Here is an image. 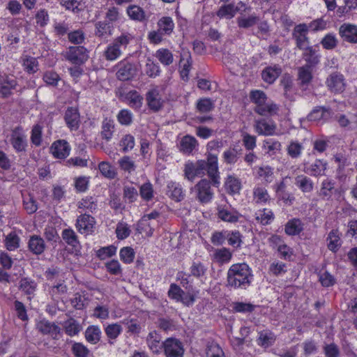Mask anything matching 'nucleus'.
<instances>
[{"mask_svg": "<svg viewBox=\"0 0 357 357\" xmlns=\"http://www.w3.org/2000/svg\"><path fill=\"white\" fill-rule=\"evenodd\" d=\"M303 229V225L298 219H294L289 221L285 226L286 234L291 236L300 234Z\"/></svg>", "mask_w": 357, "mask_h": 357, "instance_id": "a18cd8bd", "label": "nucleus"}, {"mask_svg": "<svg viewBox=\"0 0 357 357\" xmlns=\"http://www.w3.org/2000/svg\"><path fill=\"white\" fill-rule=\"evenodd\" d=\"M227 240L230 245L236 248L242 243L241 234L238 231H227Z\"/></svg>", "mask_w": 357, "mask_h": 357, "instance_id": "338daca9", "label": "nucleus"}, {"mask_svg": "<svg viewBox=\"0 0 357 357\" xmlns=\"http://www.w3.org/2000/svg\"><path fill=\"white\" fill-rule=\"evenodd\" d=\"M307 31L308 27L305 24H300L294 29L292 35L296 40L297 47L300 50H304L309 47Z\"/></svg>", "mask_w": 357, "mask_h": 357, "instance_id": "0eeeda50", "label": "nucleus"}, {"mask_svg": "<svg viewBox=\"0 0 357 357\" xmlns=\"http://www.w3.org/2000/svg\"><path fill=\"white\" fill-rule=\"evenodd\" d=\"M100 173L106 178L112 179L116 176L115 168L109 162H101L98 165Z\"/></svg>", "mask_w": 357, "mask_h": 357, "instance_id": "864d4df0", "label": "nucleus"}, {"mask_svg": "<svg viewBox=\"0 0 357 357\" xmlns=\"http://www.w3.org/2000/svg\"><path fill=\"white\" fill-rule=\"evenodd\" d=\"M100 135L103 139L109 141L115 130L114 121L109 118H105L102 122Z\"/></svg>", "mask_w": 357, "mask_h": 357, "instance_id": "a878e982", "label": "nucleus"}, {"mask_svg": "<svg viewBox=\"0 0 357 357\" xmlns=\"http://www.w3.org/2000/svg\"><path fill=\"white\" fill-rule=\"evenodd\" d=\"M206 354L207 357H218L223 355L224 352L216 342H211L207 344Z\"/></svg>", "mask_w": 357, "mask_h": 357, "instance_id": "774afa93", "label": "nucleus"}, {"mask_svg": "<svg viewBox=\"0 0 357 357\" xmlns=\"http://www.w3.org/2000/svg\"><path fill=\"white\" fill-rule=\"evenodd\" d=\"M326 84L328 89L334 93H342L345 89L344 76L340 73H331L326 79Z\"/></svg>", "mask_w": 357, "mask_h": 357, "instance_id": "1a4fd4ad", "label": "nucleus"}, {"mask_svg": "<svg viewBox=\"0 0 357 357\" xmlns=\"http://www.w3.org/2000/svg\"><path fill=\"white\" fill-rule=\"evenodd\" d=\"M253 197L256 203H266L269 199V195L266 188L256 187L253 189Z\"/></svg>", "mask_w": 357, "mask_h": 357, "instance_id": "13d9d810", "label": "nucleus"}, {"mask_svg": "<svg viewBox=\"0 0 357 357\" xmlns=\"http://www.w3.org/2000/svg\"><path fill=\"white\" fill-rule=\"evenodd\" d=\"M184 56H186V61L183 63L182 69L180 72L181 77L183 80L187 81L188 79L189 73L192 63V57L190 52H185L183 54L181 55L180 62L181 63L184 60Z\"/></svg>", "mask_w": 357, "mask_h": 357, "instance_id": "c03bdc74", "label": "nucleus"}, {"mask_svg": "<svg viewBox=\"0 0 357 357\" xmlns=\"http://www.w3.org/2000/svg\"><path fill=\"white\" fill-rule=\"evenodd\" d=\"M238 27L249 29L259 22V17L255 15H251L248 17L242 16L236 19Z\"/></svg>", "mask_w": 357, "mask_h": 357, "instance_id": "79ce46f5", "label": "nucleus"}, {"mask_svg": "<svg viewBox=\"0 0 357 357\" xmlns=\"http://www.w3.org/2000/svg\"><path fill=\"white\" fill-rule=\"evenodd\" d=\"M295 184L303 192H310L313 190L314 183L309 177L299 175L296 177Z\"/></svg>", "mask_w": 357, "mask_h": 357, "instance_id": "f704fd0d", "label": "nucleus"}, {"mask_svg": "<svg viewBox=\"0 0 357 357\" xmlns=\"http://www.w3.org/2000/svg\"><path fill=\"white\" fill-rule=\"evenodd\" d=\"M225 187L229 194H238L241 189V182L238 178L229 175L226 179Z\"/></svg>", "mask_w": 357, "mask_h": 357, "instance_id": "cd10ccee", "label": "nucleus"}, {"mask_svg": "<svg viewBox=\"0 0 357 357\" xmlns=\"http://www.w3.org/2000/svg\"><path fill=\"white\" fill-rule=\"evenodd\" d=\"M133 66L130 63H123L116 73L117 77L122 81H128L132 77Z\"/></svg>", "mask_w": 357, "mask_h": 357, "instance_id": "72a5a7b5", "label": "nucleus"}, {"mask_svg": "<svg viewBox=\"0 0 357 357\" xmlns=\"http://www.w3.org/2000/svg\"><path fill=\"white\" fill-rule=\"evenodd\" d=\"M332 112L330 108L325 107H316L307 116L310 121L325 122L331 116Z\"/></svg>", "mask_w": 357, "mask_h": 357, "instance_id": "2eb2a0df", "label": "nucleus"}, {"mask_svg": "<svg viewBox=\"0 0 357 357\" xmlns=\"http://www.w3.org/2000/svg\"><path fill=\"white\" fill-rule=\"evenodd\" d=\"M28 247L29 250L35 255L42 254L45 249V243L42 237L33 235L30 237Z\"/></svg>", "mask_w": 357, "mask_h": 357, "instance_id": "5701e85b", "label": "nucleus"}, {"mask_svg": "<svg viewBox=\"0 0 357 357\" xmlns=\"http://www.w3.org/2000/svg\"><path fill=\"white\" fill-rule=\"evenodd\" d=\"M241 154V149L234 147L225 151L223 153V158L227 164H234L236 162L238 155Z\"/></svg>", "mask_w": 357, "mask_h": 357, "instance_id": "8fccbe9b", "label": "nucleus"}, {"mask_svg": "<svg viewBox=\"0 0 357 357\" xmlns=\"http://www.w3.org/2000/svg\"><path fill=\"white\" fill-rule=\"evenodd\" d=\"M10 142L17 153L26 152L28 142L21 126H17L12 130Z\"/></svg>", "mask_w": 357, "mask_h": 357, "instance_id": "20e7f679", "label": "nucleus"}, {"mask_svg": "<svg viewBox=\"0 0 357 357\" xmlns=\"http://www.w3.org/2000/svg\"><path fill=\"white\" fill-rule=\"evenodd\" d=\"M190 271V275L199 278L206 275L207 267L202 262L197 261L192 263Z\"/></svg>", "mask_w": 357, "mask_h": 357, "instance_id": "de8ad7c7", "label": "nucleus"}, {"mask_svg": "<svg viewBox=\"0 0 357 357\" xmlns=\"http://www.w3.org/2000/svg\"><path fill=\"white\" fill-rule=\"evenodd\" d=\"M119 145L123 153H127L134 148V136L128 134L123 136L119 141Z\"/></svg>", "mask_w": 357, "mask_h": 357, "instance_id": "09e8293b", "label": "nucleus"}, {"mask_svg": "<svg viewBox=\"0 0 357 357\" xmlns=\"http://www.w3.org/2000/svg\"><path fill=\"white\" fill-rule=\"evenodd\" d=\"M206 167L208 176L211 178V181L215 186L220 184L219 172L218 166V156L216 154L208 153L207 157Z\"/></svg>", "mask_w": 357, "mask_h": 357, "instance_id": "6e6552de", "label": "nucleus"}, {"mask_svg": "<svg viewBox=\"0 0 357 357\" xmlns=\"http://www.w3.org/2000/svg\"><path fill=\"white\" fill-rule=\"evenodd\" d=\"M167 194L176 202H181L185 197V193L181 185L179 183L173 181L168 183Z\"/></svg>", "mask_w": 357, "mask_h": 357, "instance_id": "393cba45", "label": "nucleus"}, {"mask_svg": "<svg viewBox=\"0 0 357 357\" xmlns=\"http://www.w3.org/2000/svg\"><path fill=\"white\" fill-rule=\"evenodd\" d=\"M155 56L164 66H168L173 63L172 52L167 48H160L155 52Z\"/></svg>", "mask_w": 357, "mask_h": 357, "instance_id": "2f4dec72", "label": "nucleus"}, {"mask_svg": "<svg viewBox=\"0 0 357 357\" xmlns=\"http://www.w3.org/2000/svg\"><path fill=\"white\" fill-rule=\"evenodd\" d=\"M282 73V68L278 65L268 66L261 73L263 80L268 84H273Z\"/></svg>", "mask_w": 357, "mask_h": 357, "instance_id": "6ab92c4d", "label": "nucleus"}, {"mask_svg": "<svg viewBox=\"0 0 357 357\" xmlns=\"http://www.w3.org/2000/svg\"><path fill=\"white\" fill-rule=\"evenodd\" d=\"M256 132L260 135H273L275 131L276 126L274 123H269L265 119L255 121Z\"/></svg>", "mask_w": 357, "mask_h": 357, "instance_id": "412c9836", "label": "nucleus"}, {"mask_svg": "<svg viewBox=\"0 0 357 357\" xmlns=\"http://www.w3.org/2000/svg\"><path fill=\"white\" fill-rule=\"evenodd\" d=\"M50 151L54 158L63 159L69 155L70 147L67 141L59 139L52 144Z\"/></svg>", "mask_w": 357, "mask_h": 357, "instance_id": "f8f14e48", "label": "nucleus"}, {"mask_svg": "<svg viewBox=\"0 0 357 357\" xmlns=\"http://www.w3.org/2000/svg\"><path fill=\"white\" fill-rule=\"evenodd\" d=\"M239 9H241V8L235 7L233 3L225 4L220 7L216 15L220 19L225 18L230 20L235 16L237 10Z\"/></svg>", "mask_w": 357, "mask_h": 357, "instance_id": "c85d7f7f", "label": "nucleus"}, {"mask_svg": "<svg viewBox=\"0 0 357 357\" xmlns=\"http://www.w3.org/2000/svg\"><path fill=\"white\" fill-rule=\"evenodd\" d=\"M65 332L69 336L77 335L82 330V326L75 319L70 318L66 321L63 324Z\"/></svg>", "mask_w": 357, "mask_h": 357, "instance_id": "58836bf2", "label": "nucleus"}, {"mask_svg": "<svg viewBox=\"0 0 357 357\" xmlns=\"http://www.w3.org/2000/svg\"><path fill=\"white\" fill-rule=\"evenodd\" d=\"M147 344L154 354H159L164 348V342H162V337L156 331L149 333L146 338Z\"/></svg>", "mask_w": 357, "mask_h": 357, "instance_id": "f3484780", "label": "nucleus"}, {"mask_svg": "<svg viewBox=\"0 0 357 357\" xmlns=\"http://www.w3.org/2000/svg\"><path fill=\"white\" fill-rule=\"evenodd\" d=\"M340 236L341 234L337 229H333L328 234L326 240L328 241V248L331 251L335 252L341 246Z\"/></svg>", "mask_w": 357, "mask_h": 357, "instance_id": "c756f323", "label": "nucleus"}, {"mask_svg": "<svg viewBox=\"0 0 357 357\" xmlns=\"http://www.w3.org/2000/svg\"><path fill=\"white\" fill-rule=\"evenodd\" d=\"M305 52L303 54V59L307 62L306 65L314 66L319 62V56L317 54V50L312 47H307L303 50Z\"/></svg>", "mask_w": 357, "mask_h": 357, "instance_id": "a19ab883", "label": "nucleus"}, {"mask_svg": "<svg viewBox=\"0 0 357 357\" xmlns=\"http://www.w3.org/2000/svg\"><path fill=\"white\" fill-rule=\"evenodd\" d=\"M20 289L28 295L33 294L36 289V284L34 281L24 278L20 282Z\"/></svg>", "mask_w": 357, "mask_h": 357, "instance_id": "4d7b16f0", "label": "nucleus"}, {"mask_svg": "<svg viewBox=\"0 0 357 357\" xmlns=\"http://www.w3.org/2000/svg\"><path fill=\"white\" fill-rule=\"evenodd\" d=\"M206 162L205 160H200L196 162H188L184 167V176L190 181H193L196 176L204 174Z\"/></svg>", "mask_w": 357, "mask_h": 357, "instance_id": "39448f33", "label": "nucleus"}, {"mask_svg": "<svg viewBox=\"0 0 357 357\" xmlns=\"http://www.w3.org/2000/svg\"><path fill=\"white\" fill-rule=\"evenodd\" d=\"M232 257V254L228 248H222L215 250L213 254V259L219 264L228 263Z\"/></svg>", "mask_w": 357, "mask_h": 357, "instance_id": "c9c22d12", "label": "nucleus"}, {"mask_svg": "<svg viewBox=\"0 0 357 357\" xmlns=\"http://www.w3.org/2000/svg\"><path fill=\"white\" fill-rule=\"evenodd\" d=\"M303 150V145L298 142H291L287 148V154L291 158H298L301 156Z\"/></svg>", "mask_w": 357, "mask_h": 357, "instance_id": "603ef678", "label": "nucleus"}, {"mask_svg": "<svg viewBox=\"0 0 357 357\" xmlns=\"http://www.w3.org/2000/svg\"><path fill=\"white\" fill-rule=\"evenodd\" d=\"M65 59L76 66L84 64L89 59V52L83 46H70L63 53Z\"/></svg>", "mask_w": 357, "mask_h": 357, "instance_id": "f03ea898", "label": "nucleus"}, {"mask_svg": "<svg viewBox=\"0 0 357 357\" xmlns=\"http://www.w3.org/2000/svg\"><path fill=\"white\" fill-rule=\"evenodd\" d=\"M327 162L322 160H316L308 167L304 168V172L312 176H319L325 174Z\"/></svg>", "mask_w": 357, "mask_h": 357, "instance_id": "a211bd4d", "label": "nucleus"}, {"mask_svg": "<svg viewBox=\"0 0 357 357\" xmlns=\"http://www.w3.org/2000/svg\"><path fill=\"white\" fill-rule=\"evenodd\" d=\"M23 66L24 70L31 74L38 70V62L37 59L32 56H26L23 59Z\"/></svg>", "mask_w": 357, "mask_h": 357, "instance_id": "e2e57ef3", "label": "nucleus"}, {"mask_svg": "<svg viewBox=\"0 0 357 357\" xmlns=\"http://www.w3.org/2000/svg\"><path fill=\"white\" fill-rule=\"evenodd\" d=\"M335 183L333 180L330 178L324 179L321 183V188L318 192L319 196L323 200H330L335 191Z\"/></svg>", "mask_w": 357, "mask_h": 357, "instance_id": "dca6fc26", "label": "nucleus"}, {"mask_svg": "<svg viewBox=\"0 0 357 357\" xmlns=\"http://www.w3.org/2000/svg\"><path fill=\"white\" fill-rule=\"evenodd\" d=\"M95 223L93 217L84 213L77 217L75 226L79 232L88 235L93 231Z\"/></svg>", "mask_w": 357, "mask_h": 357, "instance_id": "9d476101", "label": "nucleus"}, {"mask_svg": "<svg viewBox=\"0 0 357 357\" xmlns=\"http://www.w3.org/2000/svg\"><path fill=\"white\" fill-rule=\"evenodd\" d=\"M5 245L10 250H15L20 247V237L15 232H10L6 236Z\"/></svg>", "mask_w": 357, "mask_h": 357, "instance_id": "3c124183", "label": "nucleus"}, {"mask_svg": "<svg viewBox=\"0 0 357 357\" xmlns=\"http://www.w3.org/2000/svg\"><path fill=\"white\" fill-rule=\"evenodd\" d=\"M158 29L164 35H170L174 29V23L170 17H161L158 23Z\"/></svg>", "mask_w": 357, "mask_h": 357, "instance_id": "7c9ffc66", "label": "nucleus"}, {"mask_svg": "<svg viewBox=\"0 0 357 357\" xmlns=\"http://www.w3.org/2000/svg\"><path fill=\"white\" fill-rule=\"evenodd\" d=\"M120 98L124 100H128L130 104L134 103V92L129 89V84L123 83L119 88Z\"/></svg>", "mask_w": 357, "mask_h": 357, "instance_id": "0e129e2a", "label": "nucleus"}, {"mask_svg": "<svg viewBox=\"0 0 357 357\" xmlns=\"http://www.w3.org/2000/svg\"><path fill=\"white\" fill-rule=\"evenodd\" d=\"M163 349L167 357H183L184 353L181 342L172 337L164 342Z\"/></svg>", "mask_w": 357, "mask_h": 357, "instance_id": "423d86ee", "label": "nucleus"}, {"mask_svg": "<svg viewBox=\"0 0 357 357\" xmlns=\"http://www.w3.org/2000/svg\"><path fill=\"white\" fill-rule=\"evenodd\" d=\"M275 335L270 331H262L259 333L257 339L258 344L267 348L273 344L275 341Z\"/></svg>", "mask_w": 357, "mask_h": 357, "instance_id": "473e14b6", "label": "nucleus"}, {"mask_svg": "<svg viewBox=\"0 0 357 357\" xmlns=\"http://www.w3.org/2000/svg\"><path fill=\"white\" fill-rule=\"evenodd\" d=\"M218 216L225 222L234 223L238 222L240 214L236 211H230L225 206H219L218 207Z\"/></svg>", "mask_w": 357, "mask_h": 357, "instance_id": "4be33fe9", "label": "nucleus"}, {"mask_svg": "<svg viewBox=\"0 0 357 357\" xmlns=\"http://www.w3.org/2000/svg\"><path fill=\"white\" fill-rule=\"evenodd\" d=\"M60 4L66 9L70 10L74 13H79L82 10V1L79 0H59Z\"/></svg>", "mask_w": 357, "mask_h": 357, "instance_id": "680f3d73", "label": "nucleus"}, {"mask_svg": "<svg viewBox=\"0 0 357 357\" xmlns=\"http://www.w3.org/2000/svg\"><path fill=\"white\" fill-rule=\"evenodd\" d=\"M196 107L200 113H208L214 109V103L210 98H201L197 101Z\"/></svg>", "mask_w": 357, "mask_h": 357, "instance_id": "5fc2aeb1", "label": "nucleus"}, {"mask_svg": "<svg viewBox=\"0 0 357 357\" xmlns=\"http://www.w3.org/2000/svg\"><path fill=\"white\" fill-rule=\"evenodd\" d=\"M312 66L310 65H305L299 67L298 69V79L302 85H307L310 83L312 79Z\"/></svg>", "mask_w": 357, "mask_h": 357, "instance_id": "e433bc0d", "label": "nucleus"}, {"mask_svg": "<svg viewBox=\"0 0 357 357\" xmlns=\"http://www.w3.org/2000/svg\"><path fill=\"white\" fill-rule=\"evenodd\" d=\"M339 34L344 41L357 43V26L343 24L340 26Z\"/></svg>", "mask_w": 357, "mask_h": 357, "instance_id": "4468645a", "label": "nucleus"}, {"mask_svg": "<svg viewBox=\"0 0 357 357\" xmlns=\"http://www.w3.org/2000/svg\"><path fill=\"white\" fill-rule=\"evenodd\" d=\"M197 139L190 135L184 136L180 142V151L185 154L191 153L197 146Z\"/></svg>", "mask_w": 357, "mask_h": 357, "instance_id": "bb28decb", "label": "nucleus"}, {"mask_svg": "<svg viewBox=\"0 0 357 357\" xmlns=\"http://www.w3.org/2000/svg\"><path fill=\"white\" fill-rule=\"evenodd\" d=\"M255 112L261 116H274L278 114L279 112V107L274 102H265L261 105L255 106L254 108Z\"/></svg>", "mask_w": 357, "mask_h": 357, "instance_id": "b1692460", "label": "nucleus"}, {"mask_svg": "<svg viewBox=\"0 0 357 357\" xmlns=\"http://www.w3.org/2000/svg\"><path fill=\"white\" fill-rule=\"evenodd\" d=\"M196 192V198L201 204L210 202L213 197V190L211 182L206 178L199 181L193 188Z\"/></svg>", "mask_w": 357, "mask_h": 357, "instance_id": "7ed1b4c3", "label": "nucleus"}, {"mask_svg": "<svg viewBox=\"0 0 357 357\" xmlns=\"http://www.w3.org/2000/svg\"><path fill=\"white\" fill-rule=\"evenodd\" d=\"M38 330L44 335H50L54 340L59 338V335L61 333V328L47 320L43 319L37 324Z\"/></svg>", "mask_w": 357, "mask_h": 357, "instance_id": "9b49d317", "label": "nucleus"}, {"mask_svg": "<svg viewBox=\"0 0 357 357\" xmlns=\"http://www.w3.org/2000/svg\"><path fill=\"white\" fill-rule=\"evenodd\" d=\"M71 350L75 357H88L90 354L88 348L80 342H74Z\"/></svg>", "mask_w": 357, "mask_h": 357, "instance_id": "69168bd1", "label": "nucleus"}, {"mask_svg": "<svg viewBox=\"0 0 357 357\" xmlns=\"http://www.w3.org/2000/svg\"><path fill=\"white\" fill-rule=\"evenodd\" d=\"M100 337L101 331L97 326H90L85 331V338L91 344L98 343L100 340Z\"/></svg>", "mask_w": 357, "mask_h": 357, "instance_id": "ea45409f", "label": "nucleus"}, {"mask_svg": "<svg viewBox=\"0 0 357 357\" xmlns=\"http://www.w3.org/2000/svg\"><path fill=\"white\" fill-rule=\"evenodd\" d=\"M256 220L263 225H269L274 219V214L271 210L266 208L259 210L255 213Z\"/></svg>", "mask_w": 357, "mask_h": 357, "instance_id": "49530a36", "label": "nucleus"}, {"mask_svg": "<svg viewBox=\"0 0 357 357\" xmlns=\"http://www.w3.org/2000/svg\"><path fill=\"white\" fill-rule=\"evenodd\" d=\"M61 236L63 241L68 245L76 248L79 245L77 236L72 229L68 228L63 229Z\"/></svg>", "mask_w": 357, "mask_h": 357, "instance_id": "37998d69", "label": "nucleus"}, {"mask_svg": "<svg viewBox=\"0 0 357 357\" xmlns=\"http://www.w3.org/2000/svg\"><path fill=\"white\" fill-rule=\"evenodd\" d=\"M252 270L245 263L234 264L227 274V286L236 289H245L251 284Z\"/></svg>", "mask_w": 357, "mask_h": 357, "instance_id": "f257e3e1", "label": "nucleus"}, {"mask_svg": "<svg viewBox=\"0 0 357 357\" xmlns=\"http://www.w3.org/2000/svg\"><path fill=\"white\" fill-rule=\"evenodd\" d=\"M275 191L278 197L280 199L283 200L284 202L288 201L291 202L294 199V198L286 191V184L284 181L278 183Z\"/></svg>", "mask_w": 357, "mask_h": 357, "instance_id": "6e6d98bb", "label": "nucleus"}, {"mask_svg": "<svg viewBox=\"0 0 357 357\" xmlns=\"http://www.w3.org/2000/svg\"><path fill=\"white\" fill-rule=\"evenodd\" d=\"M0 97L3 98H8L12 95V90L17 86V82L15 79H6L0 82Z\"/></svg>", "mask_w": 357, "mask_h": 357, "instance_id": "4c0bfd02", "label": "nucleus"}, {"mask_svg": "<svg viewBox=\"0 0 357 357\" xmlns=\"http://www.w3.org/2000/svg\"><path fill=\"white\" fill-rule=\"evenodd\" d=\"M250 99L256 106H259L266 102L267 96L263 91L254 90L250 93Z\"/></svg>", "mask_w": 357, "mask_h": 357, "instance_id": "bf43d9fd", "label": "nucleus"}, {"mask_svg": "<svg viewBox=\"0 0 357 357\" xmlns=\"http://www.w3.org/2000/svg\"><path fill=\"white\" fill-rule=\"evenodd\" d=\"M64 120L68 128L71 130H77L79 127L80 115L77 108L69 107L64 115Z\"/></svg>", "mask_w": 357, "mask_h": 357, "instance_id": "ddd939ff", "label": "nucleus"}, {"mask_svg": "<svg viewBox=\"0 0 357 357\" xmlns=\"http://www.w3.org/2000/svg\"><path fill=\"white\" fill-rule=\"evenodd\" d=\"M146 100L149 108L157 112L162 107V101L157 89L149 91L146 94Z\"/></svg>", "mask_w": 357, "mask_h": 357, "instance_id": "aec40b11", "label": "nucleus"}, {"mask_svg": "<svg viewBox=\"0 0 357 357\" xmlns=\"http://www.w3.org/2000/svg\"><path fill=\"white\" fill-rule=\"evenodd\" d=\"M121 54L119 47L113 43L109 45L104 52L105 59L108 61H113L117 59Z\"/></svg>", "mask_w": 357, "mask_h": 357, "instance_id": "052dcab7", "label": "nucleus"}]
</instances>
